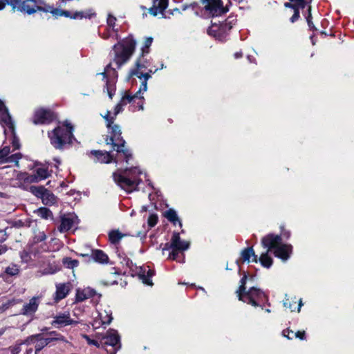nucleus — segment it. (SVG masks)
Listing matches in <instances>:
<instances>
[{"label":"nucleus","mask_w":354,"mask_h":354,"mask_svg":"<svg viewBox=\"0 0 354 354\" xmlns=\"http://www.w3.org/2000/svg\"><path fill=\"white\" fill-rule=\"evenodd\" d=\"M252 257V261L254 263L258 262L257 255L255 254V252L252 248V247H249L245 248L241 251V260L242 262H248L250 261V258Z\"/></svg>","instance_id":"obj_22"},{"label":"nucleus","mask_w":354,"mask_h":354,"mask_svg":"<svg viewBox=\"0 0 354 354\" xmlns=\"http://www.w3.org/2000/svg\"><path fill=\"white\" fill-rule=\"evenodd\" d=\"M43 12H50L52 13L54 16H62V12L63 10H60V9H57V8H53L52 6H44V8H43Z\"/></svg>","instance_id":"obj_36"},{"label":"nucleus","mask_w":354,"mask_h":354,"mask_svg":"<svg viewBox=\"0 0 354 354\" xmlns=\"http://www.w3.org/2000/svg\"><path fill=\"white\" fill-rule=\"evenodd\" d=\"M283 306L284 307L289 308L291 311H294L295 308H293L292 304L288 298H286L283 300Z\"/></svg>","instance_id":"obj_51"},{"label":"nucleus","mask_w":354,"mask_h":354,"mask_svg":"<svg viewBox=\"0 0 354 354\" xmlns=\"http://www.w3.org/2000/svg\"><path fill=\"white\" fill-rule=\"evenodd\" d=\"M296 5V8L297 9V10H299V8H304L306 5V2L305 0H303L301 1L299 4H295Z\"/></svg>","instance_id":"obj_58"},{"label":"nucleus","mask_w":354,"mask_h":354,"mask_svg":"<svg viewBox=\"0 0 354 354\" xmlns=\"http://www.w3.org/2000/svg\"><path fill=\"white\" fill-rule=\"evenodd\" d=\"M92 326L95 330L109 324L113 319L110 312L100 308H96L95 311L92 313Z\"/></svg>","instance_id":"obj_12"},{"label":"nucleus","mask_w":354,"mask_h":354,"mask_svg":"<svg viewBox=\"0 0 354 354\" xmlns=\"http://www.w3.org/2000/svg\"><path fill=\"white\" fill-rule=\"evenodd\" d=\"M0 123L3 126H7L13 132V122L11 116L1 100H0Z\"/></svg>","instance_id":"obj_18"},{"label":"nucleus","mask_w":354,"mask_h":354,"mask_svg":"<svg viewBox=\"0 0 354 354\" xmlns=\"http://www.w3.org/2000/svg\"><path fill=\"white\" fill-rule=\"evenodd\" d=\"M142 174L138 167L118 171L113 174L114 181L124 190L132 192L136 189L140 182L139 175Z\"/></svg>","instance_id":"obj_4"},{"label":"nucleus","mask_w":354,"mask_h":354,"mask_svg":"<svg viewBox=\"0 0 354 354\" xmlns=\"http://www.w3.org/2000/svg\"><path fill=\"white\" fill-rule=\"evenodd\" d=\"M117 254L119 259L120 260V263L126 266L127 268H131V267L133 266V262L129 258H128L126 256L125 254L117 251Z\"/></svg>","instance_id":"obj_31"},{"label":"nucleus","mask_w":354,"mask_h":354,"mask_svg":"<svg viewBox=\"0 0 354 354\" xmlns=\"http://www.w3.org/2000/svg\"><path fill=\"white\" fill-rule=\"evenodd\" d=\"M46 239V236L44 232H39L35 236V241L37 243L41 242Z\"/></svg>","instance_id":"obj_50"},{"label":"nucleus","mask_w":354,"mask_h":354,"mask_svg":"<svg viewBox=\"0 0 354 354\" xmlns=\"http://www.w3.org/2000/svg\"><path fill=\"white\" fill-rule=\"evenodd\" d=\"M8 130L9 131H10V133L13 137L12 145V147H14V149H19L20 144H19L18 138H17L15 136V127L13 126V132L8 127Z\"/></svg>","instance_id":"obj_45"},{"label":"nucleus","mask_w":354,"mask_h":354,"mask_svg":"<svg viewBox=\"0 0 354 354\" xmlns=\"http://www.w3.org/2000/svg\"><path fill=\"white\" fill-rule=\"evenodd\" d=\"M73 225V218L71 215H64L61 216V223L57 229L60 232H65L72 228Z\"/></svg>","instance_id":"obj_21"},{"label":"nucleus","mask_w":354,"mask_h":354,"mask_svg":"<svg viewBox=\"0 0 354 354\" xmlns=\"http://www.w3.org/2000/svg\"><path fill=\"white\" fill-rule=\"evenodd\" d=\"M46 189L43 186H30V192L35 196L41 198Z\"/></svg>","instance_id":"obj_32"},{"label":"nucleus","mask_w":354,"mask_h":354,"mask_svg":"<svg viewBox=\"0 0 354 354\" xmlns=\"http://www.w3.org/2000/svg\"><path fill=\"white\" fill-rule=\"evenodd\" d=\"M35 213L40 218L44 219L51 218L53 216L51 211L46 207H40L35 210Z\"/></svg>","instance_id":"obj_30"},{"label":"nucleus","mask_w":354,"mask_h":354,"mask_svg":"<svg viewBox=\"0 0 354 354\" xmlns=\"http://www.w3.org/2000/svg\"><path fill=\"white\" fill-rule=\"evenodd\" d=\"M153 39L151 37H148L146 39L145 41V45L142 48V57H140L136 64V68L130 72V76H136L139 79L142 80V82L144 81L145 79V75L148 74L149 76L150 74L149 73H143L142 69L145 68L147 66L145 65V64L142 63L143 61V57L145 54H147L149 53V48L152 44ZM149 77L148 80L150 78Z\"/></svg>","instance_id":"obj_10"},{"label":"nucleus","mask_w":354,"mask_h":354,"mask_svg":"<svg viewBox=\"0 0 354 354\" xmlns=\"http://www.w3.org/2000/svg\"><path fill=\"white\" fill-rule=\"evenodd\" d=\"M24 180V182L27 183H36L40 181L39 178H38V177L36 176L35 173L28 175L27 174Z\"/></svg>","instance_id":"obj_42"},{"label":"nucleus","mask_w":354,"mask_h":354,"mask_svg":"<svg viewBox=\"0 0 354 354\" xmlns=\"http://www.w3.org/2000/svg\"><path fill=\"white\" fill-rule=\"evenodd\" d=\"M246 280H247V275L244 274V276L242 277V279L240 281L241 285H240L239 289L236 292L239 300H245L244 297H243V293L246 291L245 286Z\"/></svg>","instance_id":"obj_28"},{"label":"nucleus","mask_w":354,"mask_h":354,"mask_svg":"<svg viewBox=\"0 0 354 354\" xmlns=\"http://www.w3.org/2000/svg\"><path fill=\"white\" fill-rule=\"evenodd\" d=\"M178 251L176 249H172V252L169 255V259L171 260H176L178 256Z\"/></svg>","instance_id":"obj_54"},{"label":"nucleus","mask_w":354,"mask_h":354,"mask_svg":"<svg viewBox=\"0 0 354 354\" xmlns=\"http://www.w3.org/2000/svg\"><path fill=\"white\" fill-rule=\"evenodd\" d=\"M201 3L203 6L201 14L198 12V4L196 2L189 5H183L182 9L186 10L191 8L196 15L207 17L221 15L228 11L227 8L223 7L221 0H201Z\"/></svg>","instance_id":"obj_6"},{"label":"nucleus","mask_w":354,"mask_h":354,"mask_svg":"<svg viewBox=\"0 0 354 354\" xmlns=\"http://www.w3.org/2000/svg\"><path fill=\"white\" fill-rule=\"evenodd\" d=\"M91 257L95 262L99 263H107L109 262L108 255L101 250H93Z\"/></svg>","instance_id":"obj_24"},{"label":"nucleus","mask_w":354,"mask_h":354,"mask_svg":"<svg viewBox=\"0 0 354 354\" xmlns=\"http://www.w3.org/2000/svg\"><path fill=\"white\" fill-rule=\"evenodd\" d=\"M282 239L279 235L270 234L264 236L261 240V244L267 248L266 252L262 253L258 259L262 266L269 268L272 265V259L269 252L274 250L275 257L283 261H286L292 252V246L288 244H282Z\"/></svg>","instance_id":"obj_2"},{"label":"nucleus","mask_w":354,"mask_h":354,"mask_svg":"<svg viewBox=\"0 0 354 354\" xmlns=\"http://www.w3.org/2000/svg\"><path fill=\"white\" fill-rule=\"evenodd\" d=\"M71 283H58L56 285V292L55 300V301H59L61 299L65 298L70 291Z\"/></svg>","instance_id":"obj_20"},{"label":"nucleus","mask_w":354,"mask_h":354,"mask_svg":"<svg viewBox=\"0 0 354 354\" xmlns=\"http://www.w3.org/2000/svg\"><path fill=\"white\" fill-rule=\"evenodd\" d=\"M115 22L116 18L111 15H109L106 20L107 27L108 28L111 29L113 30V33H115V32H118V29L115 28Z\"/></svg>","instance_id":"obj_37"},{"label":"nucleus","mask_w":354,"mask_h":354,"mask_svg":"<svg viewBox=\"0 0 354 354\" xmlns=\"http://www.w3.org/2000/svg\"><path fill=\"white\" fill-rule=\"evenodd\" d=\"M242 57V53L241 52H237L234 54V57L238 59Z\"/></svg>","instance_id":"obj_64"},{"label":"nucleus","mask_w":354,"mask_h":354,"mask_svg":"<svg viewBox=\"0 0 354 354\" xmlns=\"http://www.w3.org/2000/svg\"><path fill=\"white\" fill-rule=\"evenodd\" d=\"M45 346H46V343L44 340V334L38 333L35 346V354H38V353L41 351Z\"/></svg>","instance_id":"obj_26"},{"label":"nucleus","mask_w":354,"mask_h":354,"mask_svg":"<svg viewBox=\"0 0 354 354\" xmlns=\"http://www.w3.org/2000/svg\"><path fill=\"white\" fill-rule=\"evenodd\" d=\"M284 6L287 8H292L293 10H295L296 8V5L292 3V2L291 3H285Z\"/></svg>","instance_id":"obj_61"},{"label":"nucleus","mask_w":354,"mask_h":354,"mask_svg":"<svg viewBox=\"0 0 354 354\" xmlns=\"http://www.w3.org/2000/svg\"><path fill=\"white\" fill-rule=\"evenodd\" d=\"M6 3L10 5L14 10L27 15L34 14L38 10L43 11L44 8L41 6L43 2L40 0H8Z\"/></svg>","instance_id":"obj_9"},{"label":"nucleus","mask_w":354,"mask_h":354,"mask_svg":"<svg viewBox=\"0 0 354 354\" xmlns=\"http://www.w3.org/2000/svg\"><path fill=\"white\" fill-rule=\"evenodd\" d=\"M45 205H53L56 202V196L48 189H46L41 198Z\"/></svg>","instance_id":"obj_27"},{"label":"nucleus","mask_w":354,"mask_h":354,"mask_svg":"<svg viewBox=\"0 0 354 354\" xmlns=\"http://www.w3.org/2000/svg\"><path fill=\"white\" fill-rule=\"evenodd\" d=\"M290 333H293L292 330H289L288 329L283 330L282 334L284 337H286L288 339H292L293 337L290 336Z\"/></svg>","instance_id":"obj_56"},{"label":"nucleus","mask_w":354,"mask_h":354,"mask_svg":"<svg viewBox=\"0 0 354 354\" xmlns=\"http://www.w3.org/2000/svg\"><path fill=\"white\" fill-rule=\"evenodd\" d=\"M158 222V216L156 214H151L148 218V225L150 227H154Z\"/></svg>","instance_id":"obj_46"},{"label":"nucleus","mask_w":354,"mask_h":354,"mask_svg":"<svg viewBox=\"0 0 354 354\" xmlns=\"http://www.w3.org/2000/svg\"><path fill=\"white\" fill-rule=\"evenodd\" d=\"M39 304V297H33L29 300V302L24 304L21 314L26 316H32L37 310Z\"/></svg>","instance_id":"obj_16"},{"label":"nucleus","mask_w":354,"mask_h":354,"mask_svg":"<svg viewBox=\"0 0 354 354\" xmlns=\"http://www.w3.org/2000/svg\"><path fill=\"white\" fill-rule=\"evenodd\" d=\"M44 340L46 343V346L55 341H65V339L63 336H58V337H44Z\"/></svg>","instance_id":"obj_47"},{"label":"nucleus","mask_w":354,"mask_h":354,"mask_svg":"<svg viewBox=\"0 0 354 354\" xmlns=\"http://www.w3.org/2000/svg\"><path fill=\"white\" fill-rule=\"evenodd\" d=\"M86 299V295L83 290H77L76 294V300L77 301H82Z\"/></svg>","instance_id":"obj_49"},{"label":"nucleus","mask_w":354,"mask_h":354,"mask_svg":"<svg viewBox=\"0 0 354 354\" xmlns=\"http://www.w3.org/2000/svg\"><path fill=\"white\" fill-rule=\"evenodd\" d=\"M21 158V154L20 153H17L6 158L5 162L10 163L15 162L16 165H18L19 160Z\"/></svg>","instance_id":"obj_40"},{"label":"nucleus","mask_w":354,"mask_h":354,"mask_svg":"<svg viewBox=\"0 0 354 354\" xmlns=\"http://www.w3.org/2000/svg\"><path fill=\"white\" fill-rule=\"evenodd\" d=\"M168 244H166L165 249L168 248ZM189 247V243L182 241L180 238L179 233L174 232L169 248L176 249L177 250H186Z\"/></svg>","instance_id":"obj_14"},{"label":"nucleus","mask_w":354,"mask_h":354,"mask_svg":"<svg viewBox=\"0 0 354 354\" xmlns=\"http://www.w3.org/2000/svg\"><path fill=\"white\" fill-rule=\"evenodd\" d=\"M6 2H8V0H0V10L5 8Z\"/></svg>","instance_id":"obj_62"},{"label":"nucleus","mask_w":354,"mask_h":354,"mask_svg":"<svg viewBox=\"0 0 354 354\" xmlns=\"http://www.w3.org/2000/svg\"><path fill=\"white\" fill-rule=\"evenodd\" d=\"M136 45V42L132 37H128L113 45L112 50L114 55L112 62L116 64L117 68H120L130 59L134 52Z\"/></svg>","instance_id":"obj_5"},{"label":"nucleus","mask_w":354,"mask_h":354,"mask_svg":"<svg viewBox=\"0 0 354 354\" xmlns=\"http://www.w3.org/2000/svg\"><path fill=\"white\" fill-rule=\"evenodd\" d=\"M120 337L115 330L96 333L90 338V354H115L120 348Z\"/></svg>","instance_id":"obj_3"},{"label":"nucleus","mask_w":354,"mask_h":354,"mask_svg":"<svg viewBox=\"0 0 354 354\" xmlns=\"http://www.w3.org/2000/svg\"><path fill=\"white\" fill-rule=\"evenodd\" d=\"M167 6L168 0H154L153 5L149 9V12L153 16H157L158 14L163 15V12Z\"/></svg>","instance_id":"obj_19"},{"label":"nucleus","mask_w":354,"mask_h":354,"mask_svg":"<svg viewBox=\"0 0 354 354\" xmlns=\"http://www.w3.org/2000/svg\"><path fill=\"white\" fill-rule=\"evenodd\" d=\"M62 12V16H64L66 17H69L71 19V17H72V14L71 13V12L68 11V10H63Z\"/></svg>","instance_id":"obj_60"},{"label":"nucleus","mask_w":354,"mask_h":354,"mask_svg":"<svg viewBox=\"0 0 354 354\" xmlns=\"http://www.w3.org/2000/svg\"><path fill=\"white\" fill-rule=\"evenodd\" d=\"M91 153L93 155V161L100 163H109L112 160L118 162V160L111 155L108 151H92Z\"/></svg>","instance_id":"obj_17"},{"label":"nucleus","mask_w":354,"mask_h":354,"mask_svg":"<svg viewBox=\"0 0 354 354\" xmlns=\"http://www.w3.org/2000/svg\"><path fill=\"white\" fill-rule=\"evenodd\" d=\"M50 144L57 149H62L64 147L71 142L73 138V127L66 123V127H58L50 132H48Z\"/></svg>","instance_id":"obj_7"},{"label":"nucleus","mask_w":354,"mask_h":354,"mask_svg":"<svg viewBox=\"0 0 354 354\" xmlns=\"http://www.w3.org/2000/svg\"><path fill=\"white\" fill-rule=\"evenodd\" d=\"M154 274V272L150 269L147 270L145 268H140V271L139 272V277L142 280V283L148 285L152 286V280L151 277Z\"/></svg>","instance_id":"obj_23"},{"label":"nucleus","mask_w":354,"mask_h":354,"mask_svg":"<svg viewBox=\"0 0 354 354\" xmlns=\"http://www.w3.org/2000/svg\"><path fill=\"white\" fill-rule=\"evenodd\" d=\"M77 323L70 317L68 313H59L54 317L51 324L57 328H62Z\"/></svg>","instance_id":"obj_15"},{"label":"nucleus","mask_w":354,"mask_h":354,"mask_svg":"<svg viewBox=\"0 0 354 354\" xmlns=\"http://www.w3.org/2000/svg\"><path fill=\"white\" fill-rule=\"evenodd\" d=\"M5 272L8 275L15 276L19 274V269L17 265L12 264L6 268Z\"/></svg>","instance_id":"obj_39"},{"label":"nucleus","mask_w":354,"mask_h":354,"mask_svg":"<svg viewBox=\"0 0 354 354\" xmlns=\"http://www.w3.org/2000/svg\"><path fill=\"white\" fill-rule=\"evenodd\" d=\"M101 294L97 292L95 290L90 288V301L97 305L100 300Z\"/></svg>","instance_id":"obj_38"},{"label":"nucleus","mask_w":354,"mask_h":354,"mask_svg":"<svg viewBox=\"0 0 354 354\" xmlns=\"http://www.w3.org/2000/svg\"><path fill=\"white\" fill-rule=\"evenodd\" d=\"M96 77L104 82V86L109 97L112 99L115 92V83L118 78L116 69L111 66V62L106 65L103 72L97 73Z\"/></svg>","instance_id":"obj_8"},{"label":"nucleus","mask_w":354,"mask_h":354,"mask_svg":"<svg viewBox=\"0 0 354 354\" xmlns=\"http://www.w3.org/2000/svg\"><path fill=\"white\" fill-rule=\"evenodd\" d=\"M62 263L66 268L72 269L77 267L79 263L77 260L72 259L70 257L64 258L62 259Z\"/></svg>","instance_id":"obj_34"},{"label":"nucleus","mask_w":354,"mask_h":354,"mask_svg":"<svg viewBox=\"0 0 354 354\" xmlns=\"http://www.w3.org/2000/svg\"><path fill=\"white\" fill-rule=\"evenodd\" d=\"M51 337H58L62 336L61 335L58 334L56 331H50L48 333Z\"/></svg>","instance_id":"obj_63"},{"label":"nucleus","mask_w":354,"mask_h":354,"mask_svg":"<svg viewBox=\"0 0 354 354\" xmlns=\"http://www.w3.org/2000/svg\"><path fill=\"white\" fill-rule=\"evenodd\" d=\"M299 10H297V9L295 8V10H294V14L290 18L291 22L294 23L299 19Z\"/></svg>","instance_id":"obj_55"},{"label":"nucleus","mask_w":354,"mask_h":354,"mask_svg":"<svg viewBox=\"0 0 354 354\" xmlns=\"http://www.w3.org/2000/svg\"><path fill=\"white\" fill-rule=\"evenodd\" d=\"M295 336L301 339H305V332L304 331H298L295 334Z\"/></svg>","instance_id":"obj_57"},{"label":"nucleus","mask_w":354,"mask_h":354,"mask_svg":"<svg viewBox=\"0 0 354 354\" xmlns=\"http://www.w3.org/2000/svg\"><path fill=\"white\" fill-rule=\"evenodd\" d=\"M19 302V301L12 299L10 300H8L6 303L2 304L1 305H0V314L5 312L10 307L15 305Z\"/></svg>","instance_id":"obj_35"},{"label":"nucleus","mask_w":354,"mask_h":354,"mask_svg":"<svg viewBox=\"0 0 354 354\" xmlns=\"http://www.w3.org/2000/svg\"><path fill=\"white\" fill-rule=\"evenodd\" d=\"M149 77L148 74L145 75L144 81L141 83L139 90L133 95H130L128 92L124 93L120 101L115 107L113 115H111V112L108 111L104 116L106 127L109 129V133L110 134L105 140L106 143L107 145H111L113 150H115L118 153L122 154L127 163H128L129 160L131 158L132 154L131 151L126 147V142L121 136L122 132L120 127L114 124V120L116 115L122 111L124 106L131 102L136 98L143 99L142 94L147 89V80Z\"/></svg>","instance_id":"obj_1"},{"label":"nucleus","mask_w":354,"mask_h":354,"mask_svg":"<svg viewBox=\"0 0 354 354\" xmlns=\"http://www.w3.org/2000/svg\"><path fill=\"white\" fill-rule=\"evenodd\" d=\"M55 119V114L49 109H39L35 112L32 122L35 124H44L51 122Z\"/></svg>","instance_id":"obj_13"},{"label":"nucleus","mask_w":354,"mask_h":354,"mask_svg":"<svg viewBox=\"0 0 354 354\" xmlns=\"http://www.w3.org/2000/svg\"><path fill=\"white\" fill-rule=\"evenodd\" d=\"M8 250V248L6 245H0V255L4 254Z\"/></svg>","instance_id":"obj_59"},{"label":"nucleus","mask_w":354,"mask_h":354,"mask_svg":"<svg viewBox=\"0 0 354 354\" xmlns=\"http://www.w3.org/2000/svg\"><path fill=\"white\" fill-rule=\"evenodd\" d=\"M102 37L104 39L114 38L115 39H118V32H115V33H113V30L108 28L106 32L102 33Z\"/></svg>","instance_id":"obj_41"},{"label":"nucleus","mask_w":354,"mask_h":354,"mask_svg":"<svg viewBox=\"0 0 354 354\" xmlns=\"http://www.w3.org/2000/svg\"><path fill=\"white\" fill-rule=\"evenodd\" d=\"M37 334L28 336L24 340L20 341V344L30 345L32 344H35V341L37 339Z\"/></svg>","instance_id":"obj_44"},{"label":"nucleus","mask_w":354,"mask_h":354,"mask_svg":"<svg viewBox=\"0 0 354 354\" xmlns=\"http://www.w3.org/2000/svg\"><path fill=\"white\" fill-rule=\"evenodd\" d=\"M35 173L36 174V176L38 177V178H39L40 181L47 178L50 175V173L48 169L44 167L37 168Z\"/></svg>","instance_id":"obj_33"},{"label":"nucleus","mask_w":354,"mask_h":354,"mask_svg":"<svg viewBox=\"0 0 354 354\" xmlns=\"http://www.w3.org/2000/svg\"><path fill=\"white\" fill-rule=\"evenodd\" d=\"M10 147L6 146L3 148L0 149V161L5 162L6 158H8V154L10 153Z\"/></svg>","instance_id":"obj_43"},{"label":"nucleus","mask_w":354,"mask_h":354,"mask_svg":"<svg viewBox=\"0 0 354 354\" xmlns=\"http://www.w3.org/2000/svg\"><path fill=\"white\" fill-rule=\"evenodd\" d=\"M308 15L306 17L307 22H308V26L310 28H313V24L312 22V20H311L312 19V15H311V7L310 6L308 7Z\"/></svg>","instance_id":"obj_52"},{"label":"nucleus","mask_w":354,"mask_h":354,"mask_svg":"<svg viewBox=\"0 0 354 354\" xmlns=\"http://www.w3.org/2000/svg\"><path fill=\"white\" fill-rule=\"evenodd\" d=\"M123 237V234L119 230H112L109 234V238L111 243H118Z\"/></svg>","instance_id":"obj_29"},{"label":"nucleus","mask_w":354,"mask_h":354,"mask_svg":"<svg viewBox=\"0 0 354 354\" xmlns=\"http://www.w3.org/2000/svg\"><path fill=\"white\" fill-rule=\"evenodd\" d=\"M164 216L168 221L171 222L174 225H176V223L178 222L179 223V225L180 227L182 226V223L179 221L177 213L175 210L169 209V210L166 211L164 213Z\"/></svg>","instance_id":"obj_25"},{"label":"nucleus","mask_w":354,"mask_h":354,"mask_svg":"<svg viewBox=\"0 0 354 354\" xmlns=\"http://www.w3.org/2000/svg\"><path fill=\"white\" fill-rule=\"evenodd\" d=\"M22 344H20V342H17L16 344L13 346H10L9 348L11 354H19L21 351V346Z\"/></svg>","instance_id":"obj_48"},{"label":"nucleus","mask_w":354,"mask_h":354,"mask_svg":"<svg viewBox=\"0 0 354 354\" xmlns=\"http://www.w3.org/2000/svg\"><path fill=\"white\" fill-rule=\"evenodd\" d=\"M245 300L243 302L251 304L253 306H258L261 301H266L267 296L263 291L255 287L250 288L243 293Z\"/></svg>","instance_id":"obj_11"},{"label":"nucleus","mask_w":354,"mask_h":354,"mask_svg":"<svg viewBox=\"0 0 354 354\" xmlns=\"http://www.w3.org/2000/svg\"><path fill=\"white\" fill-rule=\"evenodd\" d=\"M84 17H85V15L83 12L77 11V12H74L73 14H72L71 19H82Z\"/></svg>","instance_id":"obj_53"}]
</instances>
